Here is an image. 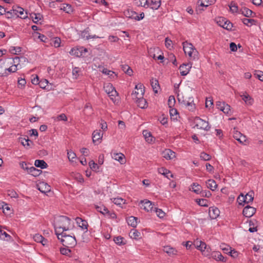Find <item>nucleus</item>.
Segmentation results:
<instances>
[{"label":"nucleus","mask_w":263,"mask_h":263,"mask_svg":"<svg viewBox=\"0 0 263 263\" xmlns=\"http://www.w3.org/2000/svg\"><path fill=\"white\" fill-rule=\"evenodd\" d=\"M68 248H61L60 250V253L63 255L68 256L71 252V250Z\"/></svg>","instance_id":"nucleus-59"},{"label":"nucleus","mask_w":263,"mask_h":263,"mask_svg":"<svg viewBox=\"0 0 263 263\" xmlns=\"http://www.w3.org/2000/svg\"><path fill=\"white\" fill-rule=\"evenodd\" d=\"M162 154V157L167 160L172 159L175 157V153L170 149H165Z\"/></svg>","instance_id":"nucleus-17"},{"label":"nucleus","mask_w":263,"mask_h":263,"mask_svg":"<svg viewBox=\"0 0 263 263\" xmlns=\"http://www.w3.org/2000/svg\"><path fill=\"white\" fill-rule=\"evenodd\" d=\"M34 165L36 167H40L41 169H44L48 167V164L43 160H36L34 162Z\"/></svg>","instance_id":"nucleus-24"},{"label":"nucleus","mask_w":263,"mask_h":263,"mask_svg":"<svg viewBox=\"0 0 263 263\" xmlns=\"http://www.w3.org/2000/svg\"><path fill=\"white\" fill-rule=\"evenodd\" d=\"M10 51L12 54H17L21 52V48L20 47H11Z\"/></svg>","instance_id":"nucleus-47"},{"label":"nucleus","mask_w":263,"mask_h":263,"mask_svg":"<svg viewBox=\"0 0 263 263\" xmlns=\"http://www.w3.org/2000/svg\"><path fill=\"white\" fill-rule=\"evenodd\" d=\"M61 10H63L66 13L70 14L73 12V9L71 5L63 4L60 8Z\"/></svg>","instance_id":"nucleus-35"},{"label":"nucleus","mask_w":263,"mask_h":263,"mask_svg":"<svg viewBox=\"0 0 263 263\" xmlns=\"http://www.w3.org/2000/svg\"><path fill=\"white\" fill-rule=\"evenodd\" d=\"M76 220L79 227L83 230H86V231H87L88 224L86 220L78 217L76 218Z\"/></svg>","instance_id":"nucleus-15"},{"label":"nucleus","mask_w":263,"mask_h":263,"mask_svg":"<svg viewBox=\"0 0 263 263\" xmlns=\"http://www.w3.org/2000/svg\"><path fill=\"white\" fill-rule=\"evenodd\" d=\"M136 3L138 6L142 7H149V2L147 0H135Z\"/></svg>","instance_id":"nucleus-43"},{"label":"nucleus","mask_w":263,"mask_h":263,"mask_svg":"<svg viewBox=\"0 0 263 263\" xmlns=\"http://www.w3.org/2000/svg\"><path fill=\"white\" fill-rule=\"evenodd\" d=\"M200 157L204 161H209L211 159V156L204 152L201 153Z\"/></svg>","instance_id":"nucleus-49"},{"label":"nucleus","mask_w":263,"mask_h":263,"mask_svg":"<svg viewBox=\"0 0 263 263\" xmlns=\"http://www.w3.org/2000/svg\"><path fill=\"white\" fill-rule=\"evenodd\" d=\"M242 22L244 25L251 26L252 25L254 24L256 21L254 19L244 18L242 19Z\"/></svg>","instance_id":"nucleus-38"},{"label":"nucleus","mask_w":263,"mask_h":263,"mask_svg":"<svg viewBox=\"0 0 263 263\" xmlns=\"http://www.w3.org/2000/svg\"><path fill=\"white\" fill-rule=\"evenodd\" d=\"M213 257H215V258L219 261H225L224 260V257L222 256L221 253L218 252L214 253V255L213 254Z\"/></svg>","instance_id":"nucleus-48"},{"label":"nucleus","mask_w":263,"mask_h":263,"mask_svg":"<svg viewBox=\"0 0 263 263\" xmlns=\"http://www.w3.org/2000/svg\"><path fill=\"white\" fill-rule=\"evenodd\" d=\"M255 77L261 81H263V71L258 70H255L254 71Z\"/></svg>","instance_id":"nucleus-41"},{"label":"nucleus","mask_w":263,"mask_h":263,"mask_svg":"<svg viewBox=\"0 0 263 263\" xmlns=\"http://www.w3.org/2000/svg\"><path fill=\"white\" fill-rule=\"evenodd\" d=\"M113 202L115 204L121 206L125 203V201L121 198H114Z\"/></svg>","instance_id":"nucleus-50"},{"label":"nucleus","mask_w":263,"mask_h":263,"mask_svg":"<svg viewBox=\"0 0 263 263\" xmlns=\"http://www.w3.org/2000/svg\"><path fill=\"white\" fill-rule=\"evenodd\" d=\"M240 13L247 17H250L252 16V14L253 13V12L247 7H242L240 10Z\"/></svg>","instance_id":"nucleus-25"},{"label":"nucleus","mask_w":263,"mask_h":263,"mask_svg":"<svg viewBox=\"0 0 263 263\" xmlns=\"http://www.w3.org/2000/svg\"><path fill=\"white\" fill-rule=\"evenodd\" d=\"M110 87L111 90V91H109L107 92V93L108 94L109 96L110 97V99L112 100V101L113 102H115L116 100H114V99L113 97H115L118 93H117V91L115 90V88L112 87V85H108L107 86H106V88L107 87Z\"/></svg>","instance_id":"nucleus-29"},{"label":"nucleus","mask_w":263,"mask_h":263,"mask_svg":"<svg viewBox=\"0 0 263 263\" xmlns=\"http://www.w3.org/2000/svg\"><path fill=\"white\" fill-rule=\"evenodd\" d=\"M141 203H143L142 205L143 206V209L147 212L151 211H154V208L155 207H154V204L152 202H151L149 200H148L147 199H145L144 200L141 201Z\"/></svg>","instance_id":"nucleus-14"},{"label":"nucleus","mask_w":263,"mask_h":263,"mask_svg":"<svg viewBox=\"0 0 263 263\" xmlns=\"http://www.w3.org/2000/svg\"><path fill=\"white\" fill-rule=\"evenodd\" d=\"M158 172L159 173L164 175L165 177H167V178H169L168 176L167 175L168 174H170L171 172L169 170H167L166 168L164 167H161L158 169Z\"/></svg>","instance_id":"nucleus-42"},{"label":"nucleus","mask_w":263,"mask_h":263,"mask_svg":"<svg viewBox=\"0 0 263 263\" xmlns=\"http://www.w3.org/2000/svg\"><path fill=\"white\" fill-rule=\"evenodd\" d=\"M37 189L43 193H46L50 191V186L46 183L42 182L37 185Z\"/></svg>","instance_id":"nucleus-16"},{"label":"nucleus","mask_w":263,"mask_h":263,"mask_svg":"<svg viewBox=\"0 0 263 263\" xmlns=\"http://www.w3.org/2000/svg\"><path fill=\"white\" fill-rule=\"evenodd\" d=\"M193 102V100H192L191 102L187 101L185 105V106L188 107V109L190 111H193L195 108V105Z\"/></svg>","instance_id":"nucleus-52"},{"label":"nucleus","mask_w":263,"mask_h":263,"mask_svg":"<svg viewBox=\"0 0 263 263\" xmlns=\"http://www.w3.org/2000/svg\"><path fill=\"white\" fill-rule=\"evenodd\" d=\"M199 194L202 197L209 198L212 196L211 192L208 190H201Z\"/></svg>","instance_id":"nucleus-45"},{"label":"nucleus","mask_w":263,"mask_h":263,"mask_svg":"<svg viewBox=\"0 0 263 263\" xmlns=\"http://www.w3.org/2000/svg\"><path fill=\"white\" fill-rule=\"evenodd\" d=\"M105 214L104 215L107 216L108 218H111V219H115L116 218V214L113 212L109 211L108 209L107 211L105 212H104Z\"/></svg>","instance_id":"nucleus-54"},{"label":"nucleus","mask_w":263,"mask_h":263,"mask_svg":"<svg viewBox=\"0 0 263 263\" xmlns=\"http://www.w3.org/2000/svg\"><path fill=\"white\" fill-rule=\"evenodd\" d=\"M26 81L25 79H20L18 80V87L20 88H22L26 84Z\"/></svg>","instance_id":"nucleus-64"},{"label":"nucleus","mask_w":263,"mask_h":263,"mask_svg":"<svg viewBox=\"0 0 263 263\" xmlns=\"http://www.w3.org/2000/svg\"><path fill=\"white\" fill-rule=\"evenodd\" d=\"M194 123H195V127L198 129L209 131L211 128L208 121L202 119L199 117H196L195 118Z\"/></svg>","instance_id":"nucleus-4"},{"label":"nucleus","mask_w":263,"mask_h":263,"mask_svg":"<svg viewBox=\"0 0 263 263\" xmlns=\"http://www.w3.org/2000/svg\"><path fill=\"white\" fill-rule=\"evenodd\" d=\"M230 108L231 106L229 105L224 103L221 111H223L224 114H229V111H230Z\"/></svg>","instance_id":"nucleus-63"},{"label":"nucleus","mask_w":263,"mask_h":263,"mask_svg":"<svg viewBox=\"0 0 263 263\" xmlns=\"http://www.w3.org/2000/svg\"><path fill=\"white\" fill-rule=\"evenodd\" d=\"M206 184L207 187L210 189L212 191H215L217 187V184L216 181L213 179H209L206 182Z\"/></svg>","instance_id":"nucleus-21"},{"label":"nucleus","mask_w":263,"mask_h":263,"mask_svg":"<svg viewBox=\"0 0 263 263\" xmlns=\"http://www.w3.org/2000/svg\"><path fill=\"white\" fill-rule=\"evenodd\" d=\"M0 235H1L0 239H3V240H8L11 238L10 235H9L8 234H7L6 232L3 231L2 230V235L0 234Z\"/></svg>","instance_id":"nucleus-55"},{"label":"nucleus","mask_w":263,"mask_h":263,"mask_svg":"<svg viewBox=\"0 0 263 263\" xmlns=\"http://www.w3.org/2000/svg\"><path fill=\"white\" fill-rule=\"evenodd\" d=\"M12 9H14V16L19 17L22 19L26 18L27 16V12L24 13V9L18 6H13Z\"/></svg>","instance_id":"nucleus-7"},{"label":"nucleus","mask_w":263,"mask_h":263,"mask_svg":"<svg viewBox=\"0 0 263 263\" xmlns=\"http://www.w3.org/2000/svg\"><path fill=\"white\" fill-rule=\"evenodd\" d=\"M122 69L127 74H128L129 76H131L133 73V70L131 69V68L129 66H128L127 65H122Z\"/></svg>","instance_id":"nucleus-40"},{"label":"nucleus","mask_w":263,"mask_h":263,"mask_svg":"<svg viewBox=\"0 0 263 263\" xmlns=\"http://www.w3.org/2000/svg\"><path fill=\"white\" fill-rule=\"evenodd\" d=\"M138 218L134 216H130L127 219L128 225L133 228H136L137 225Z\"/></svg>","instance_id":"nucleus-31"},{"label":"nucleus","mask_w":263,"mask_h":263,"mask_svg":"<svg viewBox=\"0 0 263 263\" xmlns=\"http://www.w3.org/2000/svg\"><path fill=\"white\" fill-rule=\"evenodd\" d=\"M90 29L88 27L86 28L85 29H84L83 31H82L81 33V36L82 38H85L86 40H89L90 39H96V38H99V37L96 35H89V31Z\"/></svg>","instance_id":"nucleus-18"},{"label":"nucleus","mask_w":263,"mask_h":263,"mask_svg":"<svg viewBox=\"0 0 263 263\" xmlns=\"http://www.w3.org/2000/svg\"><path fill=\"white\" fill-rule=\"evenodd\" d=\"M175 103V97L173 96H170L168 100V105L169 107L171 108L172 106H173Z\"/></svg>","instance_id":"nucleus-61"},{"label":"nucleus","mask_w":263,"mask_h":263,"mask_svg":"<svg viewBox=\"0 0 263 263\" xmlns=\"http://www.w3.org/2000/svg\"><path fill=\"white\" fill-rule=\"evenodd\" d=\"M158 120L163 125L167 124V118H166L163 114L159 117Z\"/></svg>","instance_id":"nucleus-56"},{"label":"nucleus","mask_w":263,"mask_h":263,"mask_svg":"<svg viewBox=\"0 0 263 263\" xmlns=\"http://www.w3.org/2000/svg\"><path fill=\"white\" fill-rule=\"evenodd\" d=\"M151 85L153 88V89L155 93H157L158 89L160 88V85L159 84L158 80L156 79L152 78L150 80Z\"/></svg>","instance_id":"nucleus-20"},{"label":"nucleus","mask_w":263,"mask_h":263,"mask_svg":"<svg viewBox=\"0 0 263 263\" xmlns=\"http://www.w3.org/2000/svg\"><path fill=\"white\" fill-rule=\"evenodd\" d=\"M240 97L245 103L248 105H252L253 102V99L246 92L245 94L240 95Z\"/></svg>","instance_id":"nucleus-27"},{"label":"nucleus","mask_w":263,"mask_h":263,"mask_svg":"<svg viewBox=\"0 0 263 263\" xmlns=\"http://www.w3.org/2000/svg\"><path fill=\"white\" fill-rule=\"evenodd\" d=\"M154 212H156L158 217L160 218H163L165 214L161 209H158L157 208H154Z\"/></svg>","instance_id":"nucleus-46"},{"label":"nucleus","mask_w":263,"mask_h":263,"mask_svg":"<svg viewBox=\"0 0 263 263\" xmlns=\"http://www.w3.org/2000/svg\"><path fill=\"white\" fill-rule=\"evenodd\" d=\"M70 221L71 219L65 216H60L55 219L54 223V228L55 234L57 236L58 239H60V234H61L60 230L62 229V232H63L68 231L69 229Z\"/></svg>","instance_id":"nucleus-1"},{"label":"nucleus","mask_w":263,"mask_h":263,"mask_svg":"<svg viewBox=\"0 0 263 263\" xmlns=\"http://www.w3.org/2000/svg\"><path fill=\"white\" fill-rule=\"evenodd\" d=\"M7 194H8V195L9 196H10L11 198H17L18 197V195L17 194V193L12 190H8L7 191Z\"/></svg>","instance_id":"nucleus-58"},{"label":"nucleus","mask_w":263,"mask_h":263,"mask_svg":"<svg viewBox=\"0 0 263 263\" xmlns=\"http://www.w3.org/2000/svg\"><path fill=\"white\" fill-rule=\"evenodd\" d=\"M14 14V9H13L9 11H8L6 9V13H4L6 15V17L8 19L15 17Z\"/></svg>","instance_id":"nucleus-51"},{"label":"nucleus","mask_w":263,"mask_h":263,"mask_svg":"<svg viewBox=\"0 0 263 263\" xmlns=\"http://www.w3.org/2000/svg\"><path fill=\"white\" fill-rule=\"evenodd\" d=\"M237 201L239 203V205H244L245 202L246 201V199H245L244 195L243 194H240V195L237 198Z\"/></svg>","instance_id":"nucleus-60"},{"label":"nucleus","mask_w":263,"mask_h":263,"mask_svg":"<svg viewBox=\"0 0 263 263\" xmlns=\"http://www.w3.org/2000/svg\"><path fill=\"white\" fill-rule=\"evenodd\" d=\"M217 24L223 28L228 30H231L233 27V24L226 18L222 17H219L216 18Z\"/></svg>","instance_id":"nucleus-5"},{"label":"nucleus","mask_w":263,"mask_h":263,"mask_svg":"<svg viewBox=\"0 0 263 263\" xmlns=\"http://www.w3.org/2000/svg\"><path fill=\"white\" fill-rule=\"evenodd\" d=\"M48 81L46 79H43L40 81L39 84L40 88L43 89H46L48 85Z\"/></svg>","instance_id":"nucleus-53"},{"label":"nucleus","mask_w":263,"mask_h":263,"mask_svg":"<svg viewBox=\"0 0 263 263\" xmlns=\"http://www.w3.org/2000/svg\"><path fill=\"white\" fill-rule=\"evenodd\" d=\"M163 251L170 256L176 255L177 252L175 248L170 247V246L164 247Z\"/></svg>","instance_id":"nucleus-28"},{"label":"nucleus","mask_w":263,"mask_h":263,"mask_svg":"<svg viewBox=\"0 0 263 263\" xmlns=\"http://www.w3.org/2000/svg\"><path fill=\"white\" fill-rule=\"evenodd\" d=\"M103 133L100 130H95L92 133V141L93 143L98 144L101 143Z\"/></svg>","instance_id":"nucleus-11"},{"label":"nucleus","mask_w":263,"mask_h":263,"mask_svg":"<svg viewBox=\"0 0 263 263\" xmlns=\"http://www.w3.org/2000/svg\"><path fill=\"white\" fill-rule=\"evenodd\" d=\"M33 239L36 242L41 243V242L44 240V237L39 234H35L33 236Z\"/></svg>","instance_id":"nucleus-57"},{"label":"nucleus","mask_w":263,"mask_h":263,"mask_svg":"<svg viewBox=\"0 0 263 263\" xmlns=\"http://www.w3.org/2000/svg\"><path fill=\"white\" fill-rule=\"evenodd\" d=\"M220 214L219 210L214 206L210 207L209 209V215L211 219L217 218Z\"/></svg>","instance_id":"nucleus-12"},{"label":"nucleus","mask_w":263,"mask_h":263,"mask_svg":"<svg viewBox=\"0 0 263 263\" xmlns=\"http://www.w3.org/2000/svg\"><path fill=\"white\" fill-rule=\"evenodd\" d=\"M26 137H27V138H20L19 140H20V141H21V144L24 147H25L26 148H29V146H30L29 142H30L31 143H33V142L30 140H29L28 136H26Z\"/></svg>","instance_id":"nucleus-30"},{"label":"nucleus","mask_w":263,"mask_h":263,"mask_svg":"<svg viewBox=\"0 0 263 263\" xmlns=\"http://www.w3.org/2000/svg\"><path fill=\"white\" fill-rule=\"evenodd\" d=\"M192 191L196 194H199L202 190V187L197 183L194 182L192 184Z\"/></svg>","instance_id":"nucleus-36"},{"label":"nucleus","mask_w":263,"mask_h":263,"mask_svg":"<svg viewBox=\"0 0 263 263\" xmlns=\"http://www.w3.org/2000/svg\"><path fill=\"white\" fill-rule=\"evenodd\" d=\"M95 209L96 210L100 212V213L102 214L103 215H104V213L107 211V208H106L103 205H95Z\"/></svg>","instance_id":"nucleus-39"},{"label":"nucleus","mask_w":263,"mask_h":263,"mask_svg":"<svg viewBox=\"0 0 263 263\" xmlns=\"http://www.w3.org/2000/svg\"><path fill=\"white\" fill-rule=\"evenodd\" d=\"M183 50L185 54H187L189 57L193 58L195 59L196 56L198 54V51L194 46L187 42H184L182 43Z\"/></svg>","instance_id":"nucleus-3"},{"label":"nucleus","mask_w":263,"mask_h":263,"mask_svg":"<svg viewBox=\"0 0 263 263\" xmlns=\"http://www.w3.org/2000/svg\"><path fill=\"white\" fill-rule=\"evenodd\" d=\"M143 135L147 142L148 143H151L153 141V137L152 135V134L148 132L147 130H144L143 131Z\"/></svg>","instance_id":"nucleus-34"},{"label":"nucleus","mask_w":263,"mask_h":263,"mask_svg":"<svg viewBox=\"0 0 263 263\" xmlns=\"http://www.w3.org/2000/svg\"><path fill=\"white\" fill-rule=\"evenodd\" d=\"M256 211V208L247 205L243 208L242 214L246 217L250 218L253 216Z\"/></svg>","instance_id":"nucleus-10"},{"label":"nucleus","mask_w":263,"mask_h":263,"mask_svg":"<svg viewBox=\"0 0 263 263\" xmlns=\"http://www.w3.org/2000/svg\"><path fill=\"white\" fill-rule=\"evenodd\" d=\"M244 197L245 199L246 200V201L245 202V203L252 202L254 199V192L253 191L249 192L246 195H244Z\"/></svg>","instance_id":"nucleus-32"},{"label":"nucleus","mask_w":263,"mask_h":263,"mask_svg":"<svg viewBox=\"0 0 263 263\" xmlns=\"http://www.w3.org/2000/svg\"><path fill=\"white\" fill-rule=\"evenodd\" d=\"M144 93V90L141 88V93L139 96H136V102L138 106L141 108H145L147 107V104L146 100L143 98Z\"/></svg>","instance_id":"nucleus-8"},{"label":"nucleus","mask_w":263,"mask_h":263,"mask_svg":"<svg viewBox=\"0 0 263 263\" xmlns=\"http://www.w3.org/2000/svg\"><path fill=\"white\" fill-rule=\"evenodd\" d=\"M88 50L84 47H73L71 49L69 53L71 55H74L76 57H83L85 56V53L87 52Z\"/></svg>","instance_id":"nucleus-6"},{"label":"nucleus","mask_w":263,"mask_h":263,"mask_svg":"<svg viewBox=\"0 0 263 263\" xmlns=\"http://www.w3.org/2000/svg\"><path fill=\"white\" fill-rule=\"evenodd\" d=\"M160 5L161 0H151L149 4V7L154 10H157Z\"/></svg>","instance_id":"nucleus-26"},{"label":"nucleus","mask_w":263,"mask_h":263,"mask_svg":"<svg viewBox=\"0 0 263 263\" xmlns=\"http://www.w3.org/2000/svg\"><path fill=\"white\" fill-rule=\"evenodd\" d=\"M114 241L117 245L119 246L125 245L126 242L125 240L124 237L121 236L115 237L114 238Z\"/></svg>","instance_id":"nucleus-33"},{"label":"nucleus","mask_w":263,"mask_h":263,"mask_svg":"<svg viewBox=\"0 0 263 263\" xmlns=\"http://www.w3.org/2000/svg\"><path fill=\"white\" fill-rule=\"evenodd\" d=\"M192 64L190 63L183 64L181 65L179 67L181 75L182 76H186L189 73Z\"/></svg>","instance_id":"nucleus-13"},{"label":"nucleus","mask_w":263,"mask_h":263,"mask_svg":"<svg viewBox=\"0 0 263 263\" xmlns=\"http://www.w3.org/2000/svg\"><path fill=\"white\" fill-rule=\"evenodd\" d=\"M229 7H230V11L232 13H234V12H237V11H238V7H237V6L236 4H235L233 2H232L231 3V5L229 6Z\"/></svg>","instance_id":"nucleus-62"},{"label":"nucleus","mask_w":263,"mask_h":263,"mask_svg":"<svg viewBox=\"0 0 263 263\" xmlns=\"http://www.w3.org/2000/svg\"><path fill=\"white\" fill-rule=\"evenodd\" d=\"M60 240L62 245L66 248H72L77 244L76 239L74 236L66 234V233L61 232Z\"/></svg>","instance_id":"nucleus-2"},{"label":"nucleus","mask_w":263,"mask_h":263,"mask_svg":"<svg viewBox=\"0 0 263 263\" xmlns=\"http://www.w3.org/2000/svg\"><path fill=\"white\" fill-rule=\"evenodd\" d=\"M2 62V60H0V68H3V66L2 65L1 63ZM17 65H14L8 68H5L4 69V72L0 71V77H7L8 75V72L12 73V72H15L17 71Z\"/></svg>","instance_id":"nucleus-9"},{"label":"nucleus","mask_w":263,"mask_h":263,"mask_svg":"<svg viewBox=\"0 0 263 263\" xmlns=\"http://www.w3.org/2000/svg\"><path fill=\"white\" fill-rule=\"evenodd\" d=\"M89 165L90 166V168L92 171L97 172L99 169V165L97 163H96L93 160H91L89 162Z\"/></svg>","instance_id":"nucleus-44"},{"label":"nucleus","mask_w":263,"mask_h":263,"mask_svg":"<svg viewBox=\"0 0 263 263\" xmlns=\"http://www.w3.org/2000/svg\"><path fill=\"white\" fill-rule=\"evenodd\" d=\"M112 157L121 164L125 163V156L122 153H114Z\"/></svg>","instance_id":"nucleus-19"},{"label":"nucleus","mask_w":263,"mask_h":263,"mask_svg":"<svg viewBox=\"0 0 263 263\" xmlns=\"http://www.w3.org/2000/svg\"><path fill=\"white\" fill-rule=\"evenodd\" d=\"M196 202L199 205L201 206H208V200L205 199H196Z\"/></svg>","instance_id":"nucleus-37"},{"label":"nucleus","mask_w":263,"mask_h":263,"mask_svg":"<svg viewBox=\"0 0 263 263\" xmlns=\"http://www.w3.org/2000/svg\"><path fill=\"white\" fill-rule=\"evenodd\" d=\"M129 236L132 239L138 240L141 238V233L136 229H133L129 233Z\"/></svg>","instance_id":"nucleus-22"},{"label":"nucleus","mask_w":263,"mask_h":263,"mask_svg":"<svg viewBox=\"0 0 263 263\" xmlns=\"http://www.w3.org/2000/svg\"><path fill=\"white\" fill-rule=\"evenodd\" d=\"M42 172V171L41 170H38L34 166H31L29 167L28 173L34 177H37L39 176Z\"/></svg>","instance_id":"nucleus-23"}]
</instances>
